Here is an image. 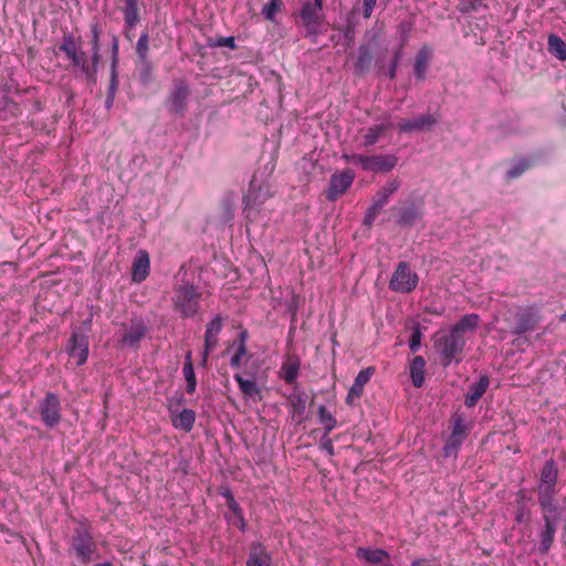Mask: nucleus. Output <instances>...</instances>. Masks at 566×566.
<instances>
[{"label":"nucleus","instance_id":"obj_41","mask_svg":"<svg viewBox=\"0 0 566 566\" xmlns=\"http://www.w3.org/2000/svg\"><path fill=\"white\" fill-rule=\"evenodd\" d=\"M538 495V504L543 514L553 515L558 510V504L555 500V496L548 494L537 493Z\"/></svg>","mask_w":566,"mask_h":566},{"label":"nucleus","instance_id":"obj_46","mask_svg":"<svg viewBox=\"0 0 566 566\" xmlns=\"http://www.w3.org/2000/svg\"><path fill=\"white\" fill-rule=\"evenodd\" d=\"M264 198L259 200V193L254 190L253 185L251 184L248 190V193L243 198L244 208H253L255 206L262 205Z\"/></svg>","mask_w":566,"mask_h":566},{"label":"nucleus","instance_id":"obj_59","mask_svg":"<svg viewBox=\"0 0 566 566\" xmlns=\"http://www.w3.org/2000/svg\"><path fill=\"white\" fill-rule=\"evenodd\" d=\"M118 50H119L118 39H117V36L114 35L113 43H112V56H113L112 61H115V67H117Z\"/></svg>","mask_w":566,"mask_h":566},{"label":"nucleus","instance_id":"obj_48","mask_svg":"<svg viewBox=\"0 0 566 566\" xmlns=\"http://www.w3.org/2000/svg\"><path fill=\"white\" fill-rule=\"evenodd\" d=\"M118 85H119V81H118L117 67H115V61H112V64H111V78H109V84H108L107 93H109V95H116V92L118 90Z\"/></svg>","mask_w":566,"mask_h":566},{"label":"nucleus","instance_id":"obj_63","mask_svg":"<svg viewBox=\"0 0 566 566\" xmlns=\"http://www.w3.org/2000/svg\"><path fill=\"white\" fill-rule=\"evenodd\" d=\"M114 101H115V95H109V93H107L106 101H105V107L107 109H109L113 106Z\"/></svg>","mask_w":566,"mask_h":566},{"label":"nucleus","instance_id":"obj_64","mask_svg":"<svg viewBox=\"0 0 566 566\" xmlns=\"http://www.w3.org/2000/svg\"><path fill=\"white\" fill-rule=\"evenodd\" d=\"M93 566H115V565L111 560H104V562L95 563Z\"/></svg>","mask_w":566,"mask_h":566},{"label":"nucleus","instance_id":"obj_61","mask_svg":"<svg viewBox=\"0 0 566 566\" xmlns=\"http://www.w3.org/2000/svg\"><path fill=\"white\" fill-rule=\"evenodd\" d=\"M6 106L10 108L11 113L17 115L19 113V106L12 101H7Z\"/></svg>","mask_w":566,"mask_h":566},{"label":"nucleus","instance_id":"obj_18","mask_svg":"<svg viewBox=\"0 0 566 566\" xmlns=\"http://www.w3.org/2000/svg\"><path fill=\"white\" fill-rule=\"evenodd\" d=\"M142 6L140 0H124L119 10L123 13L125 27L135 29L140 23Z\"/></svg>","mask_w":566,"mask_h":566},{"label":"nucleus","instance_id":"obj_34","mask_svg":"<svg viewBox=\"0 0 566 566\" xmlns=\"http://www.w3.org/2000/svg\"><path fill=\"white\" fill-rule=\"evenodd\" d=\"M234 380L238 382V386L244 397L252 399H260L261 391L253 379H244L240 374L234 375Z\"/></svg>","mask_w":566,"mask_h":566},{"label":"nucleus","instance_id":"obj_55","mask_svg":"<svg viewBox=\"0 0 566 566\" xmlns=\"http://www.w3.org/2000/svg\"><path fill=\"white\" fill-rule=\"evenodd\" d=\"M537 493L556 496V494H557L556 484L538 483Z\"/></svg>","mask_w":566,"mask_h":566},{"label":"nucleus","instance_id":"obj_60","mask_svg":"<svg viewBox=\"0 0 566 566\" xmlns=\"http://www.w3.org/2000/svg\"><path fill=\"white\" fill-rule=\"evenodd\" d=\"M249 334L245 329L241 331L238 337V346L247 345Z\"/></svg>","mask_w":566,"mask_h":566},{"label":"nucleus","instance_id":"obj_20","mask_svg":"<svg viewBox=\"0 0 566 566\" xmlns=\"http://www.w3.org/2000/svg\"><path fill=\"white\" fill-rule=\"evenodd\" d=\"M287 406L292 419L297 423H302L304 420V413L306 409L305 392L295 388V390L287 397Z\"/></svg>","mask_w":566,"mask_h":566},{"label":"nucleus","instance_id":"obj_14","mask_svg":"<svg viewBox=\"0 0 566 566\" xmlns=\"http://www.w3.org/2000/svg\"><path fill=\"white\" fill-rule=\"evenodd\" d=\"M542 517L544 521V528L539 533V552L542 554H546L554 543L558 527V518L549 514H543Z\"/></svg>","mask_w":566,"mask_h":566},{"label":"nucleus","instance_id":"obj_51","mask_svg":"<svg viewBox=\"0 0 566 566\" xmlns=\"http://www.w3.org/2000/svg\"><path fill=\"white\" fill-rule=\"evenodd\" d=\"M248 354L247 345L238 346L234 355L231 357L230 365L233 368L241 366L242 358Z\"/></svg>","mask_w":566,"mask_h":566},{"label":"nucleus","instance_id":"obj_28","mask_svg":"<svg viewBox=\"0 0 566 566\" xmlns=\"http://www.w3.org/2000/svg\"><path fill=\"white\" fill-rule=\"evenodd\" d=\"M182 375L186 380V391L189 395H192L197 388V378L193 368L192 354L191 352H187L185 355V364L182 367Z\"/></svg>","mask_w":566,"mask_h":566},{"label":"nucleus","instance_id":"obj_35","mask_svg":"<svg viewBox=\"0 0 566 566\" xmlns=\"http://www.w3.org/2000/svg\"><path fill=\"white\" fill-rule=\"evenodd\" d=\"M400 180L398 178L390 179L381 187L373 197L374 200L382 206H386L389 198L399 189Z\"/></svg>","mask_w":566,"mask_h":566},{"label":"nucleus","instance_id":"obj_10","mask_svg":"<svg viewBox=\"0 0 566 566\" xmlns=\"http://www.w3.org/2000/svg\"><path fill=\"white\" fill-rule=\"evenodd\" d=\"M190 90L185 80L174 81V88L167 97L169 112L178 116H185L188 108V98Z\"/></svg>","mask_w":566,"mask_h":566},{"label":"nucleus","instance_id":"obj_49","mask_svg":"<svg viewBox=\"0 0 566 566\" xmlns=\"http://www.w3.org/2000/svg\"><path fill=\"white\" fill-rule=\"evenodd\" d=\"M421 338L422 333L419 327H415L411 333L410 342H409V348L412 353H416L419 350L421 346Z\"/></svg>","mask_w":566,"mask_h":566},{"label":"nucleus","instance_id":"obj_23","mask_svg":"<svg viewBox=\"0 0 566 566\" xmlns=\"http://www.w3.org/2000/svg\"><path fill=\"white\" fill-rule=\"evenodd\" d=\"M322 7L318 3L306 1L303 3L300 18L306 28L317 27L321 23Z\"/></svg>","mask_w":566,"mask_h":566},{"label":"nucleus","instance_id":"obj_58","mask_svg":"<svg viewBox=\"0 0 566 566\" xmlns=\"http://www.w3.org/2000/svg\"><path fill=\"white\" fill-rule=\"evenodd\" d=\"M228 507L231 511V515H235V514L242 512L241 506L239 505V503L234 500V497L231 494L228 495Z\"/></svg>","mask_w":566,"mask_h":566},{"label":"nucleus","instance_id":"obj_32","mask_svg":"<svg viewBox=\"0 0 566 566\" xmlns=\"http://www.w3.org/2000/svg\"><path fill=\"white\" fill-rule=\"evenodd\" d=\"M171 421L176 429L190 432L196 421V412L191 409H184L177 416L172 417Z\"/></svg>","mask_w":566,"mask_h":566},{"label":"nucleus","instance_id":"obj_52","mask_svg":"<svg viewBox=\"0 0 566 566\" xmlns=\"http://www.w3.org/2000/svg\"><path fill=\"white\" fill-rule=\"evenodd\" d=\"M410 566H441V563L433 557H418L411 562Z\"/></svg>","mask_w":566,"mask_h":566},{"label":"nucleus","instance_id":"obj_62","mask_svg":"<svg viewBox=\"0 0 566 566\" xmlns=\"http://www.w3.org/2000/svg\"><path fill=\"white\" fill-rule=\"evenodd\" d=\"M212 350H213V349H207V345H205L203 353H202V359H201V365H202V366H206V365H207L209 354H210V352H212Z\"/></svg>","mask_w":566,"mask_h":566},{"label":"nucleus","instance_id":"obj_31","mask_svg":"<svg viewBox=\"0 0 566 566\" xmlns=\"http://www.w3.org/2000/svg\"><path fill=\"white\" fill-rule=\"evenodd\" d=\"M426 360L422 356H415L410 363V377L412 385L420 388L424 382Z\"/></svg>","mask_w":566,"mask_h":566},{"label":"nucleus","instance_id":"obj_29","mask_svg":"<svg viewBox=\"0 0 566 566\" xmlns=\"http://www.w3.org/2000/svg\"><path fill=\"white\" fill-rule=\"evenodd\" d=\"M480 324V316L475 313L467 314L461 317L451 328L454 333L464 336L467 332H475Z\"/></svg>","mask_w":566,"mask_h":566},{"label":"nucleus","instance_id":"obj_11","mask_svg":"<svg viewBox=\"0 0 566 566\" xmlns=\"http://www.w3.org/2000/svg\"><path fill=\"white\" fill-rule=\"evenodd\" d=\"M398 164V157L392 154L364 155L361 169L371 172H389Z\"/></svg>","mask_w":566,"mask_h":566},{"label":"nucleus","instance_id":"obj_27","mask_svg":"<svg viewBox=\"0 0 566 566\" xmlns=\"http://www.w3.org/2000/svg\"><path fill=\"white\" fill-rule=\"evenodd\" d=\"M422 211L415 203H408L398 209V223L401 226H412L417 220L421 219Z\"/></svg>","mask_w":566,"mask_h":566},{"label":"nucleus","instance_id":"obj_5","mask_svg":"<svg viewBox=\"0 0 566 566\" xmlns=\"http://www.w3.org/2000/svg\"><path fill=\"white\" fill-rule=\"evenodd\" d=\"M512 333L522 335L533 332L543 321L542 305L532 303L518 307L513 314Z\"/></svg>","mask_w":566,"mask_h":566},{"label":"nucleus","instance_id":"obj_53","mask_svg":"<svg viewBox=\"0 0 566 566\" xmlns=\"http://www.w3.org/2000/svg\"><path fill=\"white\" fill-rule=\"evenodd\" d=\"M321 449L324 450L329 457L335 455V449L332 439L325 433L322 437Z\"/></svg>","mask_w":566,"mask_h":566},{"label":"nucleus","instance_id":"obj_24","mask_svg":"<svg viewBox=\"0 0 566 566\" xmlns=\"http://www.w3.org/2000/svg\"><path fill=\"white\" fill-rule=\"evenodd\" d=\"M437 123V117L432 114H424L415 119L402 120L398 124V128L402 133L413 130H422L429 128Z\"/></svg>","mask_w":566,"mask_h":566},{"label":"nucleus","instance_id":"obj_44","mask_svg":"<svg viewBox=\"0 0 566 566\" xmlns=\"http://www.w3.org/2000/svg\"><path fill=\"white\" fill-rule=\"evenodd\" d=\"M385 206L380 205L376 200L373 199V203L368 207L365 218H364V226L371 227L377 216L381 212L382 208Z\"/></svg>","mask_w":566,"mask_h":566},{"label":"nucleus","instance_id":"obj_57","mask_svg":"<svg viewBox=\"0 0 566 566\" xmlns=\"http://www.w3.org/2000/svg\"><path fill=\"white\" fill-rule=\"evenodd\" d=\"M400 60V51H397L394 55L392 62L389 66L388 75L390 78H394L396 76L397 67Z\"/></svg>","mask_w":566,"mask_h":566},{"label":"nucleus","instance_id":"obj_38","mask_svg":"<svg viewBox=\"0 0 566 566\" xmlns=\"http://www.w3.org/2000/svg\"><path fill=\"white\" fill-rule=\"evenodd\" d=\"M317 416L319 422L324 426L325 436H329V433L337 427L336 418L327 410L324 405H321L317 410Z\"/></svg>","mask_w":566,"mask_h":566},{"label":"nucleus","instance_id":"obj_56","mask_svg":"<svg viewBox=\"0 0 566 566\" xmlns=\"http://www.w3.org/2000/svg\"><path fill=\"white\" fill-rule=\"evenodd\" d=\"M377 0H363V17L369 19L374 11Z\"/></svg>","mask_w":566,"mask_h":566},{"label":"nucleus","instance_id":"obj_33","mask_svg":"<svg viewBox=\"0 0 566 566\" xmlns=\"http://www.w3.org/2000/svg\"><path fill=\"white\" fill-rule=\"evenodd\" d=\"M373 53L367 45H361L358 49V56L355 64V71L358 75H365L370 71L373 63Z\"/></svg>","mask_w":566,"mask_h":566},{"label":"nucleus","instance_id":"obj_22","mask_svg":"<svg viewBox=\"0 0 566 566\" xmlns=\"http://www.w3.org/2000/svg\"><path fill=\"white\" fill-rule=\"evenodd\" d=\"M150 260L146 251L139 250L132 265V280L140 283L146 280L149 274Z\"/></svg>","mask_w":566,"mask_h":566},{"label":"nucleus","instance_id":"obj_6","mask_svg":"<svg viewBox=\"0 0 566 566\" xmlns=\"http://www.w3.org/2000/svg\"><path fill=\"white\" fill-rule=\"evenodd\" d=\"M149 331V326L142 317L133 316L128 323L119 325V331L117 332L118 342L123 347L137 349Z\"/></svg>","mask_w":566,"mask_h":566},{"label":"nucleus","instance_id":"obj_9","mask_svg":"<svg viewBox=\"0 0 566 566\" xmlns=\"http://www.w3.org/2000/svg\"><path fill=\"white\" fill-rule=\"evenodd\" d=\"M470 433V428L464 423L461 416L452 418L451 433L446 440L443 451L447 457L455 455Z\"/></svg>","mask_w":566,"mask_h":566},{"label":"nucleus","instance_id":"obj_19","mask_svg":"<svg viewBox=\"0 0 566 566\" xmlns=\"http://www.w3.org/2000/svg\"><path fill=\"white\" fill-rule=\"evenodd\" d=\"M356 556L373 566H391L390 555L381 548L359 547L356 552Z\"/></svg>","mask_w":566,"mask_h":566},{"label":"nucleus","instance_id":"obj_43","mask_svg":"<svg viewBox=\"0 0 566 566\" xmlns=\"http://www.w3.org/2000/svg\"><path fill=\"white\" fill-rule=\"evenodd\" d=\"M283 8L282 0H270L262 9V14L268 21H273L276 13L280 12Z\"/></svg>","mask_w":566,"mask_h":566},{"label":"nucleus","instance_id":"obj_13","mask_svg":"<svg viewBox=\"0 0 566 566\" xmlns=\"http://www.w3.org/2000/svg\"><path fill=\"white\" fill-rule=\"evenodd\" d=\"M66 352L71 357L76 358L77 366L84 365L88 357L87 337L77 331L73 332L69 339Z\"/></svg>","mask_w":566,"mask_h":566},{"label":"nucleus","instance_id":"obj_3","mask_svg":"<svg viewBox=\"0 0 566 566\" xmlns=\"http://www.w3.org/2000/svg\"><path fill=\"white\" fill-rule=\"evenodd\" d=\"M465 346V338L450 329L447 334H437L433 338V347L440 356L443 367L449 366L453 360L461 361V355Z\"/></svg>","mask_w":566,"mask_h":566},{"label":"nucleus","instance_id":"obj_25","mask_svg":"<svg viewBox=\"0 0 566 566\" xmlns=\"http://www.w3.org/2000/svg\"><path fill=\"white\" fill-rule=\"evenodd\" d=\"M490 385V379L488 376H481L480 379L472 384L469 387V390L465 395V405L468 407H474L481 397L485 394Z\"/></svg>","mask_w":566,"mask_h":566},{"label":"nucleus","instance_id":"obj_26","mask_svg":"<svg viewBox=\"0 0 566 566\" xmlns=\"http://www.w3.org/2000/svg\"><path fill=\"white\" fill-rule=\"evenodd\" d=\"M223 326V321L220 315H217L213 319H211L206 327L205 333V345H207V349H214L218 345V335L221 332Z\"/></svg>","mask_w":566,"mask_h":566},{"label":"nucleus","instance_id":"obj_47","mask_svg":"<svg viewBox=\"0 0 566 566\" xmlns=\"http://www.w3.org/2000/svg\"><path fill=\"white\" fill-rule=\"evenodd\" d=\"M209 46L211 48H222V46H226V48H229L231 50H235L237 49V44H235V39L233 36H220L218 39H216L214 41H209Z\"/></svg>","mask_w":566,"mask_h":566},{"label":"nucleus","instance_id":"obj_54","mask_svg":"<svg viewBox=\"0 0 566 566\" xmlns=\"http://www.w3.org/2000/svg\"><path fill=\"white\" fill-rule=\"evenodd\" d=\"M343 159L353 165L363 166L364 155L361 154H343Z\"/></svg>","mask_w":566,"mask_h":566},{"label":"nucleus","instance_id":"obj_17","mask_svg":"<svg viewBox=\"0 0 566 566\" xmlns=\"http://www.w3.org/2000/svg\"><path fill=\"white\" fill-rule=\"evenodd\" d=\"M375 373V367H367L365 369H361L358 375L356 376L354 384L348 390L347 397H346V403L347 405H354L356 399H359L364 394V387L365 385L370 380L371 376Z\"/></svg>","mask_w":566,"mask_h":566},{"label":"nucleus","instance_id":"obj_4","mask_svg":"<svg viewBox=\"0 0 566 566\" xmlns=\"http://www.w3.org/2000/svg\"><path fill=\"white\" fill-rule=\"evenodd\" d=\"M60 50L65 53L73 67H77L88 82H96L97 65L92 57L88 60L81 45L72 35L64 36Z\"/></svg>","mask_w":566,"mask_h":566},{"label":"nucleus","instance_id":"obj_16","mask_svg":"<svg viewBox=\"0 0 566 566\" xmlns=\"http://www.w3.org/2000/svg\"><path fill=\"white\" fill-rule=\"evenodd\" d=\"M301 359L296 354L287 353L280 369V377L289 385H297Z\"/></svg>","mask_w":566,"mask_h":566},{"label":"nucleus","instance_id":"obj_15","mask_svg":"<svg viewBox=\"0 0 566 566\" xmlns=\"http://www.w3.org/2000/svg\"><path fill=\"white\" fill-rule=\"evenodd\" d=\"M273 558L266 546L261 542H252L245 566H272Z\"/></svg>","mask_w":566,"mask_h":566},{"label":"nucleus","instance_id":"obj_50","mask_svg":"<svg viewBox=\"0 0 566 566\" xmlns=\"http://www.w3.org/2000/svg\"><path fill=\"white\" fill-rule=\"evenodd\" d=\"M228 522L238 527L241 532H245L247 531V521L244 518V514H243V511L235 514V515H230L228 517Z\"/></svg>","mask_w":566,"mask_h":566},{"label":"nucleus","instance_id":"obj_12","mask_svg":"<svg viewBox=\"0 0 566 566\" xmlns=\"http://www.w3.org/2000/svg\"><path fill=\"white\" fill-rule=\"evenodd\" d=\"M355 174L350 169L344 170L342 174H334L329 180V187L326 191L328 200L334 201L344 195L352 186Z\"/></svg>","mask_w":566,"mask_h":566},{"label":"nucleus","instance_id":"obj_42","mask_svg":"<svg viewBox=\"0 0 566 566\" xmlns=\"http://www.w3.org/2000/svg\"><path fill=\"white\" fill-rule=\"evenodd\" d=\"M135 50L138 60L149 59V34L147 31L140 33Z\"/></svg>","mask_w":566,"mask_h":566},{"label":"nucleus","instance_id":"obj_30","mask_svg":"<svg viewBox=\"0 0 566 566\" xmlns=\"http://www.w3.org/2000/svg\"><path fill=\"white\" fill-rule=\"evenodd\" d=\"M430 57L431 50L428 46L424 45L418 51L413 66V72L417 80H424Z\"/></svg>","mask_w":566,"mask_h":566},{"label":"nucleus","instance_id":"obj_36","mask_svg":"<svg viewBox=\"0 0 566 566\" xmlns=\"http://www.w3.org/2000/svg\"><path fill=\"white\" fill-rule=\"evenodd\" d=\"M558 465L554 459L547 460L539 474V482L545 484H557L558 481Z\"/></svg>","mask_w":566,"mask_h":566},{"label":"nucleus","instance_id":"obj_45","mask_svg":"<svg viewBox=\"0 0 566 566\" xmlns=\"http://www.w3.org/2000/svg\"><path fill=\"white\" fill-rule=\"evenodd\" d=\"M532 164L526 159H521L516 165L510 168L506 172L507 179L513 180L518 178L522 174H524L527 169H530Z\"/></svg>","mask_w":566,"mask_h":566},{"label":"nucleus","instance_id":"obj_1","mask_svg":"<svg viewBox=\"0 0 566 566\" xmlns=\"http://www.w3.org/2000/svg\"><path fill=\"white\" fill-rule=\"evenodd\" d=\"M66 545L69 556L80 566H87L101 556L93 527L86 520L74 522Z\"/></svg>","mask_w":566,"mask_h":566},{"label":"nucleus","instance_id":"obj_8","mask_svg":"<svg viewBox=\"0 0 566 566\" xmlns=\"http://www.w3.org/2000/svg\"><path fill=\"white\" fill-rule=\"evenodd\" d=\"M38 410L41 421L48 428H54L62 420L61 399L54 392H46L42 400L39 401Z\"/></svg>","mask_w":566,"mask_h":566},{"label":"nucleus","instance_id":"obj_39","mask_svg":"<svg viewBox=\"0 0 566 566\" xmlns=\"http://www.w3.org/2000/svg\"><path fill=\"white\" fill-rule=\"evenodd\" d=\"M548 50L562 61L566 60V43L556 34H549L547 39Z\"/></svg>","mask_w":566,"mask_h":566},{"label":"nucleus","instance_id":"obj_40","mask_svg":"<svg viewBox=\"0 0 566 566\" xmlns=\"http://www.w3.org/2000/svg\"><path fill=\"white\" fill-rule=\"evenodd\" d=\"M138 76L143 84H149L153 81L154 66L149 59L137 60L136 63Z\"/></svg>","mask_w":566,"mask_h":566},{"label":"nucleus","instance_id":"obj_2","mask_svg":"<svg viewBox=\"0 0 566 566\" xmlns=\"http://www.w3.org/2000/svg\"><path fill=\"white\" fill-rule=\"evenodd\" d=\"M201 295L198 286L181 282L174 290L172 310L184 318L193 317L199 312Z\"/></svg>","mask_w":566,"mask_h":566},{"label":"nucleus","instance_id":"obj_7","mask_svg":"<svg viewBox=\"0 0 566 566\" xmlns=\"http://www.w3.org/2000/svg\"><path fill=\"white\" fill-rule=\"evenodd\" d=\"M418 282V274L411 270L408 262L401 261L396 266L389 287L394 292L410 293L417 287Z\"/></svg>","mask_w":566,"mask_h":566},{"label":"nucleus","instance_id":"obj_21","mask_svg":"<svg viewBox=\"0 0 566 566\" xmlns=\"http://www.w3.org/2000/svg\"><path fill=\"white\" fill-rule=\"evenodd\" d=\"M392 127L391 123H381L371 125L365 129L360 130L361 134V143L360 146L364 148H369L377 144L379 139L385 135L387 130Z\"/></svg>","mask_w":566,"mask_h":566},{"label":"nucleus","instance_id":"obj_37","mask_svg":"<svg viewBox=\"0 0 566 566\" xmlns=\"http://www.w3.org/2000/svg\"><path fill=\"white\" fill-rule=\"evenodd\" d=\"M90 33H91V46H92V60H94L95 63H99L101 61V45H99V38L102 34V28L98 22H93L90 27Z\"/></svg>","mask_w":566,"mask_h":566}]
</instances>
